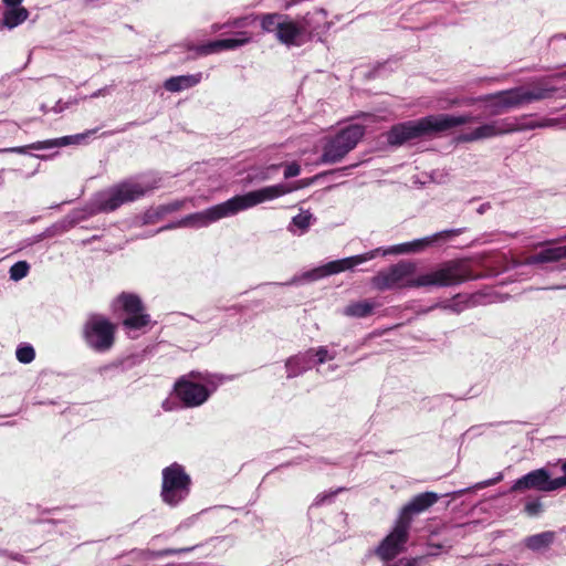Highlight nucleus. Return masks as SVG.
Wrapping results in <instances>:
<instances>
[{
    "instance_id": "nucleus-1",
    "label": "nucleus",
    "mask_w": 566,
    "mask_h": 566,
    "mask_svg": "<svg viewBox=\"0 0 566 566\" xmlns=\"http://www.w3.org/2000/svg\"><path fill=\"white\" fill-rule=\"evenodd\" d=\"M416 270L417 264L413 261L401 260L373 276L371 285L378 291L449 287L478 277L463 260L448 261L433 271L413 276Z\"/></svg>"
},
{
    "instance_id": "nucleus-2",
    "label": "nucleus",
    "mask_w": 566,
    "mask_h": 566,
    "mask_svg": "<svg viewBox=\"0 0 566 566\" xmlns=\"http://www.w3.org/2000/svg\"><path fill=\"white\" fill-rule=\"evenodd\" d=\"M463 231H464L463 228L442 230L432 235L421 238V239H416L410 242L395 244V245H391L388 248H376V249L370 250L363 254H357V255L331 261L322 266L306 271L301 275H295L290 281H287L285 283H280V285L290 286V285H297L303 282L317 281L319 279H323V277H326L329 275L338 274V273L347 271V270H353L354 268H356L367 261H370V260L377 258L378 255L387 256V255H391V254H410V253L421 252V251L426 250L427 248H429L430 245L437 243L439 240H447L452 237L460 235L461 233H463Z\"/></svg>"
},
{
    "instance_id": "nucleus-3",
    "label": "nucleus",
    "mask_w": 566,
    "mask_h": 566,
    "mask_svg": "<svg viewBox=\"0 0 566 566\" xmlns=\"http://www.w3.org/2000/svg\"><path fill=\"white\" fill-rule=\"evenodd\" d=\"M292 190V188L284 184H277L249 191L243 195H237L202 211L185 216L178 220V226L190 229L206 228L221 219L233 217L239 212L251 209L260 203L282 197Z\"/></svg>"
},
{
    "instance_id": "nucleus-4",
    "label": "nucleus",
    "mask_w": 566,
    "mask_h": 566,
    "mask_svg": "<svg viewBox=\"0 0 566 566\" xmlns=\"http://www.w3.org/2000/svg\"><path fill=\"white\" fill-rule=\"evenodd\" d=\"M480 117L470 113L461 115L438 114L394 125L387 133V143L401 146L407 142L443 133L468 123L479 122Z\"/></svg>"
},
{
    "instance_id": "nucleus-5",
    "label": "nucleus",
    "mask_w": 566,
    "mask_h": 566,
    "mask_svg": "<svg viewBox=\"0 0 566 566\" xmlns=\"http://www.w3.org/2000/svg\"><path fill=\"white\" fill-rule=\"evenodd\" d=\"M157 187V180L147 176L124 180L97 192L86 206L85 211L90 216L115 211L123 205L140 199Z\"/></svg>"
},
{
    "instance_id": "nucleus-6",
    "label": "nucleus",
    "mask_w": 566,
    "mask_h": 566,
    "mask_svg": "<svg viewBox=\"0 0 566 566\" xmlns=\"http://www.w3.org/2000/svg\"><path fill=\"white\" fill-rule=\"evenodd\" d=\"M559 124L557 118L532 119L521 125L516 118H500L481 124L470 132L460 134L457 137L458 143H474L479 140L490 139L497 136L537 128L555 127Z\"/></svg>"
},
{
    "instance_id": "nucleus-7",
    "label": "nucleus",
    "mask_w": 566,
    "mask_h": 566,
    "mask_svg": "<svg viewBox=\"0 0 566 566\" xmlns=\"http://www.w3.org/2000/svg\"><path fill=\"white\" fill-rule=\"evenodd\" d=\"M221 378L209 373L191 371L175 384V394L186 408L202 406L217 390Z\"/></svg>"
},
{
    "instance_id": "nucleus-8",
    "label": "nucleus",
    "mask_w": 566,
    "mask_h": 566,
    "mask_svg": "<svg viewBox=\"0 0 566 566\" xmlns=\"http://www.w3.org/2000/svg\"><path fill=\"white\" fill-rule=\"evenodd\" d=\"M191 478L185 468L174 462L161 471L160 499L169 507H177L190 494Z\"/></svg>"
},
{
    "instance_id": "nucleus-9",
    "label": "nucleus",
    "mask_w": 566,
    "mask_h": 566,
    "mask_svg": "<svg viewBox=\"0 0 566 566\" xmlns=\"http://www.w3.org/2000/svg\"><path fill=\"white\" fill-rule=\"evenodd\" d=\"M83 334L92 349L104 353L114 344L115 326L105 316L92 314L84 325Z\"/></svg>"
},
{
    "instance_id": "nucleus-10",
    "label": "nucleus",
    "mask_w": 566,
    "mask_h": 566,
    "mask_svg": "<svg viewBox=\"0 0 566 566\" xmlns=\"http://www.w3.org/2000/svg\"><path fill=\"white\" fill-rule=\"evenodd\" d=\"M117 303L126 313L123 325L128 333L142 331L150 324V316L145 313L143 302L139 296L130 293H122L117 297Z\"/></svg>"
},
{
    "instance_id": "nucleus-11",
    "label": "nucleus",
    "mask_w": 566,
    "mask_h": 566,
    "mask_svg": "<svg viewBox=\"0 0 566 566\" xmlns=\"http://www.w3.org/2000/svg\"><path fill=\"white\" fill-rule=\"evenodd\" d=\"M564 489L560 476L552 479L549 472L544 469L533 470L517 479L512 488V492H521L526 490H536L541 492H553Z\"/></svg>"
},
{
    "instance_id": "nucleus-12",
    "label": "nucleus",
    "mask_w": 566,
    "mask_h": 566,
    "mask_svg": "<svg viewBox=\"0 0 566 566\" xmlns=\"http://www.w3.org/2000/svg\"><path fill=\"white\" fill-rule=\"evenodd\" d=\"M408 537L407 522L397 520L392 531L380 542L374 553L384 562L391 560L403 551Z\"/></svg>"
},
{
    "instance_id": "nucleus-13",
    "label": "nucleus",
    "mask_w": 566,
    "mask_h": 566,
    "mask_svg": "<svg viewBox=\"0 0 566 566\" xmlns=\"http://www.w3.org/2000/svg\"><path fill=\"white\" fill-rule=\"evenodd\" d=\"M476 102L483 104L484 111L490 116L502 115L510 109L520 107L514 88L481 95L476 98Z\"/></svg>"
},
{
    "instance_id": "nucleus-14",
    "label": "nucleus",
    "mask_w": 566,
    "mask_h": 566,
    "mask_svg": "<svg viewBox=\"0 0 566 566\" xmlns=\"http://www.w3.org/2000/svg\"><path fill=\"white\" fill-rule=\"evenodd\" d=\"M250 41L251 36L247 32H238L233 38L209 41L199 45L188 44L187 49L193 52L195 56H206L226 50H234L248 44Z\"/></svg>"
},
{
    "instance_id": "nucleus-15",
    "label": "nucleus",
    "mask_w": 566,
    "mask_h": 566,
    "mask_svg": "<svg viewBox=\"0 0 566 566\" xmlns=\"http://www.w3.org/2000/svg\"><path fill=\"white\" fill-rule=\"evenodd\" d=\"M96 133V129H91L85 133L76 134L73 136H64L60 138H53V139H46L42 142H35L30 145L25 146H19V147H12L4 149V151L15 153V154H28L29 150H46L52 148H59L63 146L71 145L73 143H81L84 140L87 136Z\"/></svg>"
},
{
    "instance_id": "nucleus-16",
    "label": "nucleus",
    "mask_w": 566,
    "mask_h": 566,
    "mask_svg": "<svg viewBox=\"0 0 566 566\" xmlns=\"http://www.w3.org/2000/svg\"><path fill=\"white\" fill-rule=\"evenodd\" d=\"M438 500L439 496L434 492L420 493L401 509L397 520L399 522H407V526L410 528L412 515L422 513L432 506Z\"/></svg>"
},
{
    "instance_id": "nucleus-17",
    "label": "nucleus",
    "mask_w": 566,
    "mask_h": 566,
    "mask_svg": "<svg viewBox=\"0 0 566 566\" xmlns=\"http://www.w3.org/2000/svg\"><path fill=\"white\" fill-rule=\"evenodd\" d=\"M311 13H307L303 18V23L298 25L293 22L289 15L285 14L279 32L276 33V39L286 45H296L298 44L297 39L306 31V28L310 24Z\"/></svg>"
},
{
    "instance_id": "nucleus-18",
    "label": "nucleus",
    "mask_w": 566,
    "mask_h": 566,
    "mask_svg": "<svg viewBox=\"0 0 566 566\" xmlns=\"http://www.w3.org/2000/svg\"><path fill=\"white\" fill-rule=\"evenodd\" d=\"M308 350L291 356L285 361L286 377L289 379L298 377L314 367Z\"/></svg>"
},
{
    "instance_id": "nucleus-19",
    "label": "nucleus",
    "mask_w": 566,
    "mask_h": 566,
    "mask_svg": "<svg viewBox=\"0 0 566 566\" xmlns=\"http://www.w3.org/2000/svg\"><path fill=\"white\" fill-rule=\"evenodd\" d=\"M202 81V73L171 76L164 82L166 91L171 93L181 92L198 85Z\"/></svg>"
},
{
    "instance_id": "nucleus-20",
    "label": "nucleus",
    "mask_w": 566,
    "mask_h": 566,
    "mask_svg": "<svg viewBox=\"0 0 566 566\" xmlns=\"http://www.w3.org/2000/svg\"><path fill=\"white\" fill-rule=\"evenodd\" d=\"M365 134V127L359 124H350L340 129L334 138L345 146L349 151L353 150Z\"/></svg>"
},
{
    "instance_id": "nucleus-21",
    "label": "nucleus",
    "mask_w": 566,
    "mask_h": 566,
    "mask_svg": "<svg viewBox=\"0 0 566 566\" xmlns=\"http://www.w3.org/2000/svg\"><path fill=\"white\" fill-rule=\"evenodd\" d=\"M562 259H566V245L543 249L538 253L528 256L525 260V264L535 265L539 263L557 262Z\"/></svg>"
},
{
    "instance_id": "nucleus-22",
    "label": "nucleus",
    "mask_w": 566,
    "mask_h": 566,
    "mask_svg": "<svg viewBox=\"0 0 566 566\" xmlns=\"http://www.w3.org/2000/svg\"><path fill=\"white\" fill-rule=\"evenodd\" d=\"M515 95L518 99V105L522 106L524 104L542 101L552 95L554 92L553 88L536 86L533 88H525L523 86L514 87Z\"/></svg>"
},
{
    "instance_id": "nucleus-23",
    "label": "nucleus",
    "mask_w": 566,
    "mask_h": 566,
    "mask_svg": "<svg viewBox=\"0 0 566 566\" xmlns=\"http://www.w3.org/2000/svg\"><path fill=\"white\" fill-rule=\"evenodd\" d=\"M378 306L375 301L361 300L352 302L342 310V314L352 318H366L370 316Z\"/></svg>"
},
{
    "instance_id": "nucleus-24",
    "label": "nucleus",
    "mask_w": 566,
    "mask_h": 566,
    "mask_svg": "<svg viewBox=\"0 0 566 566\" xmlns=\"http://www.w3.org/2000/svg\"><path fill=\"white\" fill-rule=\"evenodd\" d=\"M348 153L349 150L343 146L339 140L332 137L323 148L322 161L325 164H336L339 163Z\"/></svg>"
},
{
    "instance_id": "nucleus-25",
    "label": "nucleus",
    "mask_w": 566,
    "mask_h": 566,
    "mask_svg": "<svg viewBox=\"0 0 566 566\" xmlns=\"http://www.w3.org/2000/svg\"><path fill=\"white\" fill-rule=\"evenodd\" d=\"M555 539V533L545 531L525 538V546L533 552H541L548 548Z\"/></svg>"
},
{
    "instance_id": "nucleus-26",
    "label": "nucleus",
    "mask_w": 566,
    "mask_h": 566,
    "mask_svg": "<svg viewBox=\"0 0 566 566\" xmlns=\"http://www.w3.org/2000/svg\"><path fill=\"white\" fill-rule=\"evenodd\" d=\"M314 220L313 214L308 210H302L292 218L287 230L295 235H302L310 229Z\"/></svg>"
},
{
    "instance_id": "nucleus-27",
    "label": "nucleus",
    "mask_w": 566,
    "mask_h": 566,
    "mask_svg": "<svg viewBox=\"0 0 566 566\" xmlns=\"http://www.w3.org/2000/svg\"><path fill=\"white\" fill-rule=\"evenodd\" d=\"M29 12L23 7L4 9L2 14V23L8 29H13L28 19Z\"/></svg>"
},
{
    "instance_id": "nucleus-28",
    "label": "nucleus",
    "mask_w": 566,
    "mask_h": 566,
    "mask_svg": "<svg viewBox=\"0 0 566 566\" xmlns=\"http://www.w3.org/2000/svg\"><path fill=\"white\" fill-rule=\"evenodd\" d=\"M285 14L280 13H265L260 17L261 28L264 32L271 33L279 32L280 25Z\"/></svg>"
},
{
    "instance_id": "nucleus-29",
    "label": "nucleus",
    "mask_w": 566,
    "mask_h": 566,
    "mask_svg": "<svg viewBox=\"0 0 566 566\" xmlns=\"http://www.w3.org/2000/svg\"><path fill=\"white\" fill-rule=\"evenodd\" d=\"M311 353V359H313L314 366H321L328 360H333L336 357V353H331L327 347L319 346L317 348L307 349Z\"/></svg>"
},
{
    "instance_id": "nucleus-30",
    "label": "nucleus",
    "mask_w": 566,
    "mask_h": 566,
    "mask_svg": "<svg viewBox=\"0 0 566 566\" xmlns=\"http://www.w3.org/2000/svg\"><path fill=\"white\" fill-rule=\"evenodd\" d=\"M197 546H190V547H181V548H165L159 551H144L142 552L143 555H145L149 559H155L164 556L169 555H179L184 553L192 552Z\"/></svg>"
},
{
    "instance_id": "nucleus-31",
    "label": "nucleus",
    "mask_w": 566,
    "mask_h": 566,
    "mask_svg": "<svg viewBox=\"0 0 566 566\" xmlns=\"http://www.w3.org/2000/svg\"><path fill=\"white\" fill-rule=\"evenodd\" d=\"M30 271V265L27 261L15 262L9 270L10 280L18 282L24 279Z\"/></svg>"
},
{
    "instance_id": "nucleus-32",
    "label": "nucleus",
    "mask_w": 566,
    "mask_h": 566,
    "mask_svg": "<svg viewBox=\"0 0 566 566\" xmlns=\"http://www.w3.org/2000/svg\"><path fill=\"white\" fill-rule=\"evenodd\" d=\"M15 357L22 364H30L35 358L34 348L31 345H21L17 348Z\"/></svg>"
},
{
    "instance_id": "nucleus-33",
    "label": "nucleus",
    "mask_w": 566,
    "mask_h": 566,
    "mask_svg": "<svg viewBox=\"0 0 566 566\" xmlns=\"http://www.w3.org/2000/svg\"><path fill=\"white\" fill-rule=\"evenodd\" d=\"M524 512L530 517H536L543 512V504L539 499H532L525 503Z\"/></svg>"
},
{
    "instance_id": "nucleus-34",
    "label": "nucleus",
    "mask_w": 566,
    "mask_h": 566,
    "mask_svg": "<svg viewBox=\"0 0 566 566\" xmlns=\"http://www.w3.org/2000/svg\"><path fill=\"white\" fill-rule=\"evenodd\" d=\"M301 172V167L298 164L296 163H290L285 166V169H284V178L285 179H289V178H293V177H296L298 176Z\"/></svg>"
},
{
    "instance_id": "nucleus-35",
    "label": "nucleus",
    "mask_w": 566,
    "mask_h": 566,
    "mask_svg": "<svg viewBox=\"0 0 566 566\" xmlns=\"http://www.w3.org/2000/svg\"><path fill=\"white\" fill-rule=\"evenodd\" d=\"M503 480V473L502 472H499L496 474V476L492 478V479H489V480H485V481H482V482H479L476 483L473 489L475 490H481V489H484V488H488V486H491V485H494L496 484L497 482L502 481Z\"/></svg>"
},
{
    "instance_id": "nucleus-36",
    "label": "nucleus",
    "mask_w": 566,
    "mask_h": 566,
    "mask_svg": "<svg viewBox=\"0 0 566 566\" xmlns=\"http://www.w3.org/2000/svg\"><path fill=\"white\" fill-rule=\"evenodd\" d=\"M439 307L443 308V310H449V311H452L454 313H461L464 308L463 305H461L460 303H450V302H447V303H442L440 305H438Z\"/></svg>"
},
{
    "instance_id": "nucleus-37",
    "label": "nucleus",
    "mask_w": 566,
    "mask_h": 566,
    "mask_svg": "<svg viewBox=\"0 0 566 566\" xmlns=\"http://www.w3.org/2000/svg\"><path fill=\"white\" fill-rule=\"evenodd\" d=\"M113 370H123L122 364H111V365H106V366H103L99 368V373L102 375H105L108 371H113Z\"/></svg>"
},
{
    "instance_id": "nucleus-38",
    "label": "nucleus",
    "mask_w": 566,
    "mask_h": 566,
    "mask_svg": "<svg viewBox=\"0 0 566 566\" xmlns=\"http://www.w3.org/2000/svg\"><path fill=\"white\" fill-rule=\"evenodd\" d=\"M337 368H338V366L334 364V365H328L326 368L317 367L316 371H317V374H319L322 376H327L328 373H334L337 370Z\"/></svg>"
},
{
    "instance_id": "nucleus-39",
    "label": "nucleus",
    "mask_w": 566,
    "mask_h": 566,
    "mask_svg": "<svg viewBox=\"0 0 566 566\" xmlns=\"http://www.w3.org/2000/svg\"><path fill=\"white\" fill-rule=\"evenodd\" d=\"M23 0H3V3L6 4V9H12V8H21V3Z\"/></svg>"
},
{
    "instance_id": "nucleus-40",
    "label": "nucleus",
    "mask_w": 566,
    "mask_h": 566,
    "mask_svg": "<svg viewBox=\"0 0 566 566\" xmlns=\"http://www.w3.org/2000/svg\"><path fill=\"white\" fill-rule=\"evenodd\" d=\"M67 106H69V103H62V101H57L56 104L53 106L52 111L54 113H61L65 108H67Z\"/></svg>"
},
{
    "instance_id": "nucleus-41",
    "label": "nucleus",
    "mask_w": 566,
    "mask_h": 566,
    "mask_svg": "<svg viewBox=\"0 0 566 566\" xmlns=\"http://www.w3.org/2000/svg\"><path fill=\"white\" fill-rule=\"evenodd\" d=\"M108 90H109V87H108V86H105V87H103V88H99V90L95 91L94 93H92V94L90 95V98H97V97H99V96H103V95H105V94L108 92Z\"/></svg>"
},
{
    "instance_id": "nucleus-42",
    "label": "nucleus",
    "mask_w": 566,
    "mask_h": 566,
    "mask_svg": "<svg viewBox=\"0 0 566 566\" xmlns=\"http://www.w3.org/2000/svg\"><path fill=\"white\" fill-rule=\"evenodd\" d=\"M560 469L564 475L560 476L564 488H566V458L562 461Z\"/></svg>"
},
{
    "instance_id": "nucleus-43",
    "label": "nucleus",
    "mask_w": 566,
    "mask_h": 566,
    "mask_svg": "<svg viewBox=\"0 0 566 566\" xmlns=\"http://www.w3.org/2000/svg\"><path fill=\"white\" fill-rule=\"evenodd\" d=\"M196 516H192L190 518H188L187 521L180 523V525L178 526V530L180 528H184V527H189L191 525V523L195 521Z\"/></svg>"
},
{
    "instance_id": "nucleus-44",
    "label": "nucleus",
    "mask_w": 566,
    "mask_h": 566,
    "mask_svg": "<svg viewBox=\"0 0 566 566\" xmlns=\"http://www.w3.org/2000/svg\"><path fill=\"white\" fill-rule=\"evenodd\" d=\"M314 15H322L323 19L326 18L327 13L324 9H316L314 12H313Z\"/></svg>"
},
{
    "instance_id": "nucleus-45",
    "label": "nucleus",
    "mask_w": 566,
    "mask_h": 566,
    "mask_svg": "<svg viewBox=\"0 0 566 566\" xmlns=\"http://www.w3.org/2000/svg\"><path fill=\"white\" fill-rule=\"evenodd\" d=\"M176 228H181L180 226H178V221L171 222V223L165 226L163 229L170 230V229H176Z\"/></svg>"
},
{
    "instance_id": "nucleus-46",
    "label": "nucleus",
    "mask_w": 566,
    "mask_h": 566,
    "mask_svg": "<svg viewBox=\"0 0 566 566\" xmlns=\"http://www.w3.org/2000/svg\"><path fill=\"white\" fill-rule=\"evenodd\" d=\"M326 497H327V495H318L315 500V504H317V505L322 504Z\"/></svg>"
},
{
    "instance_id": "nucleus-47",
    "label": "nucleus",
    "mask_w": 566,
    "mask_h": 566,
    "mask_svg": "<svg viewBox=\"0 0 566 566\" xmlns=\"http://www.w3.org/2000/svg\"><path fill=\"white\" fill-rule=\"evenodd\" d=\"M484 211H485V205L480 206V208L478 209V212L483 213Z\"/></svg>"
},
{
    "instance_id": "nucleus-48",
    "label": "nucleus",
    "mask_w": 566,
    "mask_h": 566,
    "mask_svg": "<svg viewBox=\"0 0 566 566\" xmlns=\"http://www.w3.org/2000/svg\"><path fill=\"white\" fill-rule=\"evenodd\" d=\"M552 290H560V289H566V285H557V286H553L551 287Z\"/></svg>"
},
{
    "instance_id": "nucleus-49",
    "label": "nucleus",
    "mask_w": 566,
    "mask_h": 566,
    "mask_svg": "<svg viewBox=\"0 0 566 566\" xmlns=\"http://www.w3.org/2000/svg\"><path fill=\"white\" fill-rule=\"evenodd\" d=\"M467 491H469V489L460 490V491L455 492V494H457V495H462V494H464Z\"/></svg>"
},
{
    "instance_id": "nucleus-50",
    "label": "nucleus",
    "mask_w": 566,
    "mask_h": 566,
    "mask_svg": "<svg viewBox=\"0 0 566 566\" xmlns=\"http://www.w3.org/2000/svg\"><path fill=\"white\" fill-rule=\"evenodd\" d=\"M3 182L2 170L0 171V185Z\"/></svg>"
},
{
    "instance_id": "nucleus-51",
    "label": "nucleus",
    "mask_w": 566,
    "mask_h": 566,
    "mask_svg": "<svg viewBox=\"0 0 566 566\" xmlns=\"http://www.w3.org/2000/svg\"><path fill=\"white\" fill-rule=\"evenodd\" d=\"M41 109H42L43 112H46V108H45V106H44V105H42Z\"/></svg>"
},
{
    "instance_id": "nucleus-52",
    "label": "nucleus",
    "mask_w": 566,
    "mask_h": 566,
    "mask_svg": "<svg viewBox=\"0 0 566 566\" xmlns=\"http://www.w3.org/2000/svg\"><path fill=\"white\" fill-rule=\"evenodd\" d=\"M564 38L566 39V34L564 35Z\"/></svg>"
}]
</instances>
